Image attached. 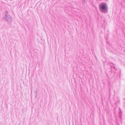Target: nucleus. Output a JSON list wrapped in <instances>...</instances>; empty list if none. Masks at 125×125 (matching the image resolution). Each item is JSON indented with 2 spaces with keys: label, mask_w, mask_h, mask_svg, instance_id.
<instances>
[{
  "label": "nucleus",
  "mask_w": 125,
  "mask_h": 125,
  "mask_svg": "<svg viewBox=\"0 0 125 125\" xmlns=\"http://www.w3.org/2000/svg\"><path fill=\"white\" fill-rule=\"evenodd\" d=\"M106 7V5H102L101 6V8L103 10H105Z\"/></svg>",
  "instance_id": "f257e3e1"
}]
</instances>
